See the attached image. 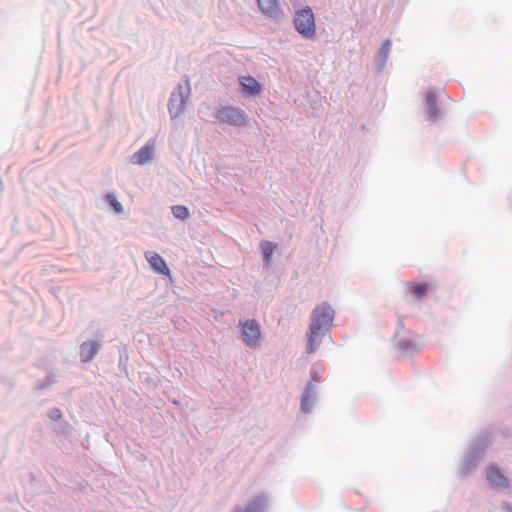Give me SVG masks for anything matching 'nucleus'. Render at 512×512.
Masks as SVG:
<instances>
[{
	"instance_id": "nucleus-17",
	"label": "nucleus",
	"mask_w": 512,
	"mask_h": 512,
	"mask_svg": "<svg viewBox=\"0 0 512 512\" xmlns=\"http://www.w3.org/2000/svg\"><path fill=\"white\" fill-rule=\"evenodd\" d=\"M106 200L112 206L113 210L116 213H121L123 211V207L120 204V202L117 200V197L114 193L107 194Z\"/></svg>"
},
{
	"instance_id": "nucleus-16",
	"label": "nucleus",
	"mask_w": 512,
	"mask_h": 512,
	"mask_svg": "<svg viewBox=\"0 0 512 512\" xmlns=\"http://www.w3.org/2000/svg\"><path fill=\"white\" fill-rule=\"evenodd\" d=\"M172 213L176 218L181 220H184L189 216L188 208L182 205L173 206Z\"/></svg>"
},
{
	"instance_id": "nucleus-15",
	"label": "nucleus",
	"mask_w": 512,
	"mask_h": 512,
	"mask_svg": "<svg viewBox=\"0 0 512 512\" xmlns=\"http://www.w3.org/2000/svg\"><path fill=\"white\" fill-rule=\"evenodd\" d=\"M264 259L267 263L270 262V259L275 251L276 246L270 241H263L260 244Z\"/></svg>"
},
{
	"instance_id": "nucleus-18",
	"label": "nucleus",
	"mask_w": 512,
	"mask_h": 512,
	"mask_svg": "<svg viewBox=\"0 0 512 512\" xmlns=\"http://www.w3.org/2000/svg\"><path fill=\"white\" fill-rule=\"evenodd\" d=\"M49 417H50V419L57 421V420H59V419H61V418H62V412H61V410H60V409H58V408H53V409L49 412Z\"/></svg>"
},
{
	"instance_id": "nucleus-10",
	"label": "nucleus",
	"mask_w": 512,
	"mask_h": 512,
	"mask_svg": "<svg viewBox=\"0 0 512 512\" xmlns=\"http://www.w3.org/2000/svg\"><path fill=\"white\" fill-rule=\"evenodd\" d=\"M185 108V98L182 92L173 93L169 102V113L172 118L177 117Z\"/></svg>"
},
{
	"instance_id": "nucleus-6",
	"label": "nucleus",
	"mask_w": 512,
	"mask_h": 512,
	"mask_svg": "<svg viewBox=\"0 0 512 512\" xmlns=\"http://www.w3.org/2000/svg\"><path fill=\"white\" fill-rule=\"evenodd\" d=\"M145 258L155 272L170 276V269L168 268L165 260L159 254L148 251L145 253Z\"/></svg>"
},
{
	"instance_id": "nucleus-1",
	"label": "nucleus",
	"mask_w": 512,
	"mask_h": 512,
	"mask_svg": "<svg viewBox=\"0 0 512 512\" xmlns=\"http://www.w3.org/2000/svg\"><path fill=\"white\" fill-rule=\"evenodd\" d=\"M335 311L327 302L317 305L311 316L307 334V353H314L320 346L322 338L333 326Z\"/></svg>"
},
{
	"instance_id": "nucleus-14",
	"label": "nucleus",
	"mask_w": 512,
	"mask_h": 512,
	"mask_svg": "<svg viewBox=\"0 0 512 512\" xmlns=\"http://www.w3.org/2000/svg\"><path fill=\"white\" fill-rule=\"evenodd\" d=\"M428 105V111L431 118L435 119L438 116V110L436 106V96L433 92H428L426 96Z\"/></svg>"
},
{
	"instance_id": "nucleus-2",
	"label": "nucleus",
	"mask_w": 512,
	"mask_h": 512,
	"mask_svg": "<svg viewBox=\"0 0 512 512\" xmlns=\"http://www.w3.org/2000/svg\"><path fill=\"white\" fill-rule=\"evenodd\" d=\"M296 30L305 37H313L315 35L314 15L310 8L300 10L294 18Z\"/></svg>"
},
{
	"instance_id": "nucleus-5",
	"label": "nucleus",
	"mask_w": 512,
	"mask_h": 512,
	"mask_svg": "<svg viewBox=\"0 0 512 512\" xmlns=\"http://www.w3.org/2000/svg\"><path fill=\"white\" fill-rule=\"evenodd\" d=\"M239 84L242 93L247 97L258 96L262 91V85L252 76L239 77Z\"/></svg>"
},
{
	"instance_id": "nucleus-13",
	"label": "nucleus",
	"mask_w": 512,
	"mask_h": 512,
	"mask_svg": "<svg viewBox=\"0 0 512 512\" xmlns=\"http://www.w3.org/2000/svg\"><path fill=\"white\" fill-rule=\"evenodd\" d=\"M264 508L265 500L262 497H257L246 508H237L235 512H263Z\"/></svg>"
},
{
	"instance_id": "nucleus-3",
	"label": "nucleus",
	"mask_w": 512,
	"mask_h": 512,
	"mask_svg": "<svg viewBox=\"0 0 512 512\" xmlns=\"http://www.w3.org/2000/svg\"><path fill=\"white\" fill-rule=\"evenodd\" d=\"M216 117L218 121L233 126H242L246 123V114L238 107H222L218 110Z\"/></svg>"
},
{
	"instance_id": "nucleus-12",
	"label": "nucleus",
	"mask_w": 512,
	"mask_h": 512,
	"mask_svg": "<svg viewBox=\"0 0 512 512\" xmlns=\"http://www.w3.org/2000/svg\"><path fill=\"white\" fill-rule=\"evenodd\" d=\"M407 289L415 298L421 299L427 294L429 284L411 282L407 284Z\"/></svg>"
},
{
	"instance_id": "nucleus-20",
	"label": "nucleus",
	"mask_w": 512,
	"mask_h": 512,
	"mask_svg": "<svg viewBox=\"0 0 512 512\" xmlns=\"http://www.w3.org/2000/svg\"><path fill=\"white\" fill-rule=\"evenodd\" d=\"M511 512H512V510H511Z\"/></svg>"
},
{
	"instance_id": "nucleus-19",
	"label": "nucleus",
	"mask_w": 512,
	"mask_h": 512,
	"mask_svg": "<svg viewBox=\"0 0 512 512\" xmlns=\"http://www.w3.org/2000/svg\"><path fill=\"white\" fill-rule=\"evenodd\" d=\"M390 49H391V41L386 40L382 45L380 53L382 55H384L385 57H387L388 53L390 52Z\"/></svg>"
},
{
	"instance_id": "nucleus-9",
	"label": "nucleus",
	"mask_w": 512,
	"mask_h": 512,
	"mask_svg": "<svg viewBox=\"0 0 512 512\" xmlns=\"http://www.w3.org/2000/svg\"><path fill=\"white\" fill-rule=\"evenodd\" d=\"M258 6L263 14L271 18H277L280 15V8L276 0H257Z\"/></svg>"
},
{
	"instance_id": "nucleus-7",
	"label": "nucleus",
	"mask_w": 512,
	"mask_h": 512,
	"mask_svg": "<svg viewBox=\"0 0 512 512\" xmlns=\"http://www.w3.org/2000/svg\"><path fill=\"white\" fill-rule=\"evenodd\" d=\"M154 154V144L151 142H148L146 145H144L138 152H136L132 156V163L143 165L147 162H149L153 158Z\"/></svg>"
},
{
	"instance_id": "nucleus-4",
	"label": "nucleus",
	"mask_w": 512,
	"mask_h": 512,
	"mask_svg": "<svg viewBox=\"0 0 512 512\" xmlns=\"http://www.w3.org/2000/svg\"><path fill=\"white\" fill-rule=\"evenodd\" d=\"M241 327L244 342L251 347L259 345L261 332L258 323L255 320H246L241 323Z\"/></svg>"
},
{
	"instance_id": "nucleus-8",
	"label": "nucleus",
	"mask_w": 512,
	"mask_h": 512,
	"mask_svg": "<svg viewBox=\"0 0 512 512\" xmlns=\"http://www.w3.org/2000/svg\"><path fill=\"white\" fill-rule=\"evenodd\" d=\"M99 351L98 343L94 341H87L80 346V358L82 362L91 361Z\"/></svg>"
},
{
	"instance_id": "nucleus-11",
	"label": "nucleus",
	"mask_w": 512,
	"mask_h": 512,
	"mask_svg": "<svg viewBox=\"0 0 512 512\" xmlns=\"http://www.w3.org/2000/svg\"><path fill=\"white\" fill-rule=\"evenodd\" d=\"M487 478L495 486L502 488L508 487V480L497 468H489Z\"/></svg>"
}]
</instances>
